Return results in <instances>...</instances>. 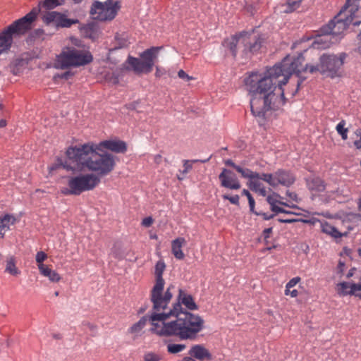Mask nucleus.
<instances>
[{
	"instance_id": "nucleus-1",
	"label": "nucleus",
	"mask_w": 361,
	"mask_h": 361,
	"mask_svg": "<svg viewBox=\"0 0 361 361\" xmlns=\"http://www.w3.org/2000/svg\"><path fill=\"white\" fill-rule=\"evenodd\" d=\"M344 59V54L339 57L336 55L323 54L319 58V63L317 65L303 66L305 58L300 54L296 57H285L281 63L276 64L264 73H250L245 78L244 83L250 95L252 114L255 117L264 119L267 111L283 105L285 98L282 87L288 82L293 74H295L300 78L295 91L292 93L293 96L305 80V77L302 75V73L308 71L314 73L319 71L327 77L338 76Z\"/></svg>"
},
{
	"instance_id": "nucleus-2",
	"label": "nucleus",
	"mask_w": 361,
	"mask_h": 361,
	"mask_svg": "<svg viewBox=\"0 0 361 361\" xmlns=\"http://www.w3.org/2000/svg\"><path fill=\"white\" fill-rule=\"evenodd\" d=\"M169 300L162 309H153L149 317L150 331L161 337L176 336L180 340L194 341L204 328V319L197 314L183 311L182 305L190 310H197L193 298L180 289L177 301L171 307Z\"/></svg>"
},
{
	"instance_id": "nucleus-3",
	"label": "nucleus",
	"mask_w": 361,
	"mask_h": 361,
	"mask_svg": "<svg viewBox=\"0 0 361 361\" xmlns=\"http://www.w3.org/2000/svg\"><path fill=\"white\" fill-rule=\"evenodd\" d=\"M59 164L51 166L53 171L63 168L73 176L67 178V186L61 188L64 195H80L94 190L103 177L109 174L116 166L115 159H59Z\"/></svg>"
},
{
	"instance_id": "nucleus-4",
	"label": "nucleus",
	"mask_w": 361,
	"mask_h": 361,
	"mask_svg": "<svg viewBox=\"0 0 361 361\" xmlns=\"http://www.w3.org/2000/svg\"><path fill=\"white\" fill-rule=\"evenodd\" d=\"M361 0H346L345 4L336 16L329 24L321 29L322 35L314 41V47L325 49L329 46V42L341 35L350 25L353 26L361 24L360 15V1Z\"/></svg>"
},
{
	"instance_id": "nucleus-5",
	"label": "nucleus",
	"mask_w": 361,
	"mask_h": 361,
	"mask_svg": "<svg viewBox=\"0 0 361 361\" xmlns=\"http://www.w3.org/2000/svg\"><path fill=\"white\" fill-rule=\"evenodd\" d=\"M39 9L33 8L24 17L14 21L0 33V54L7 52L13 43V37L25 35L32 27Z\"/></svg>"
},
{
	"instance_id": "nucleus-6",
	"label": "nucleus",
	"mask_w": 361,
	"mask_h": 361,
	"mask_svg": "<svg viewBox=\"0 0 361 361\" xmlns=\"http://www.w3.org/2000/svg\"><path fill=\"white\" fill-rule=\"evenodd\" d=\"M262 42L263 39L259 35L254 32H243L225 40L224 45L230 49L232 55L235 56L238 49H242L245 54L257 52L262 47Z\"/></svg>"
},
{
	"instance_id": "nucleus-7",
	"label": "nucleus",
	"mask_w": 361,
	"mask_h": 361,
	"mask_svg": "<svg viewBox=\"0 0 361 361\" xmlns=\"http://www.w3.org/2000/svg\"><path fill=\"white\" fill-rule=\"evenodd\" d=\"M166 265L162 260L157 262L155 266V276L156 281L151 292H150V301L152 303L153 309H162L166 302L171 300L173 294L171 289L174 288L173 285H170L166 290L164 292V287L165 281L162 277L163 273L165 270Z\"/></svg>"
},
{
	"instance_id": "nucleus-8",
	"label": "nucleus",
	"mask_w": 361,
	"mask_h": 361,
	"mask_svg": "<svg viewBox=\"0 0 361 361\" xmlns=\"http://www.w3.org/2000/svg\"><path fill=\"white\" fill-rule=\"evenodd\" d=\"M93 56L91 53L84 49L74 47H66L56 59V67L61 69L70 67H79L91 63Z\"/></svg>"
},
{
	"instance_id": "nucleus-9",
	"label": "nucleus",
	"mask_w": 361,
	"mask_h": 361,
	"mask_svg": "<svg viewBox=\"0 0 361 361\" xmlns=\"http://www.w3.org/2000/svg\"><path fill=\"white\" fill-rule=\"evenodd\" d=\"M159 49V47L147 49L140 54V59L129 56L128 63L137 74L149 73L152 71Z\"/></svg>"
},
{
	"instance_id": "nucleus-10",
	"label": "nucleus",
	"mask_w": 361,
	"mask_h": 361,
	"mask_svg": "<svg viewBox=\"0 0 361 361\" xmlns=\"http://www.w3.org/2000/svg\"><path fill=\"white\" fill-rule=\"evenodd\" d=\"M120 6L118 1L107 0L104 3L95 1L91 8V15L94 19L104 21L111 20L115 18Z\"/></svg>"
},
{
	"instance_id": "nucleus-11",
	"label": "nucleus",
	"mask_w": 361,
	"mask_h": 361,
	"mask_svg": "<svg viewBox=\"0 0 361 361\" xmlns=\"http://www.w3.org/2000/svg\"><path fill=\"white\" fill-rule=\"evenodd\" d=\"M67 158H82L89 155L103 156L97 149V144L90 142L80 146H71L66 151Z\"/></svg>"
},
{
	"instance_id": "nucleus-12",
	"label": "nucleus",
	"mask_w": 361,
	"mask_h": 361,
	"mask_svg": "<svg viewBox=\"0 0 361 361\" xmlns=\"http://www.w3.org/2000/svg\"><path fill=\"white\" fill-rule=\"evenodd\" d=\"M97 149L98 152L103 155L100 158H111L110 155L106 154V151L124 153L127 150V144L126 142L118 139L107 140L97 144Z\"/></svg>"
},
{
	"instance_id": "nucleus-13",
	"label": "nucleus",
	"mask_w": 361,
	"mask_h": 361,
	"mask_svg": "<svg viewBox=\"0 0 361 361\" xmlns=\"http://www.w3.org/2000/svg\"><path fill=\"white\" fill-rule=\"evenodd\" d=\"M43 21L46 24L53 23L57 27H70L79 23L78 20L68 18L65 13L56 11L47 12L43 16Z\"/></svg>"
},
{
	"instance_id": "nucleus-14",
	"label": "nucleus",
	"mask_w": 361,
	"mask_h": 361,
	"mask_svg": "<svg viewBox=\"0 0 361 361\" xmlns=\"http://www.w3.org/2000/svg\"><path fill=\"white\" fill-rule=\"evenodd\" d=\"M219 178L222 187L231 190H238L241 187L235 174L230 170L224 169L219 174Z\"/></svg>"
},
{
	"instance_id": "nucleus-15",
	"label": "nucleus",
	"mask_w": 361,
	"mask_h": 361,
	"mask_svg": "<svg viewBox=\"0 0 361 361\" xmlns=\"http://www.w3.org/2000/svg\"><path fill=\"white\" fill-rule=\"evenodd\" d=\"M336 290L340 296L353 295L361 298V283L341 282L337 284Z\"/></svg>"
},
{
	"instance_id": "nucleus-16",
	"label": "nucleus",
	"mask_w": 361,
	"mask_h": 361,
	"mask_svg": "<svg viewBox=\"0 0 361 361\" xmlns=\"http://www.w3.org/2000/svg\"><path fill=\"white\" fill-rule=\"evenodd\" d=\"M281 197L276 194L273 193L272 195H268L267 197V202L270 204L271 210L276 214L278 213H284V214H293V212L290 211H288L280 207V205H284L290 207H295L294 205H290L286 202H283L279 200Z\"/></svg>"
},
{
	"instance_id": "nucleus-17",
	"label": "nucleus",
	"mask_w": 361,
	"mask_h": 361,
	"mask_svg": "<svg viewBox=\"0 0 361 361\" xmlns=\"http://www.w3.org/2000/svg\"><path fill=\"white\" fill-rule=\"evenodd\" d=\"M189 355L200 361L212 360V355L209 350L200 344L192 345L189 350Z\"/></svg>"
},
{
	"instance_id": "nucleus-18",
	"label": "nucleus",
	"mask_w": 361,
	"mask_h": 361,
	"mask_svg": "<svg viewBox=\"0 0 361 361\" xmlns=\"http://www.w3.org/2000/svg\"><path fill=\"white\" fill-rule=\"evenodd\" d=\"M275 186L281 184L283 185H290L293 183L295 178L288 172L279 170L275 173Z\"/></svg>"
},
{
	"instance_id": "nucleus-19",
	"label": "nucleus",
	"mask_w": 361,
	"mask_h": 361,
	"mask_svg": "<svg viewBox=\"0 0 361 361\" xmlns=\"http://www.w3.org/2000/svg\"><path fill=\"white\" fill-rule=\"evenodd\" d=\"M185 243L184 238H177L171 242V252L177 259H184L185 255L182 251V247Z\"/></svg>"
},
{
	"instance_id": "nucleus-20",
	"label": "nucleus",
	"mask_w": 361,
	"mask_h": 361,
	"mask_svg": "<svg viewBox=\"0 0 361 361\" xmlns=\"http://www.w3.org/2000/svg\"><path fill=\"white\" fill-rule=\"evenodd\" d=\"M17 219L12 214H5L0 216V236L4 237L6 231L10 230V226L14 225Z\"/></svg>"
},
{
	"instance_id": "nucleus-21",
	"label": "nucleus",
	"mask_w": 361,
	"mask_h": 361,
	"mask_svg": "<svg viewBox=\"0 0 361 361\" xmlns=\"http://www.w3.org/2000/svg\"><path fill=\"white\" fill-rule=\"evenodd\" d=\"M307 185L310 190L315 192H322L326 188L324 181L318 177H313L307 179Z\"/></svg>"
},
{
	"instance_id": "nucleus-22",
	"label": "nucleus",
	"mask_w": 361,
	"mask_h": 361,
	"mask_svg": "<svg viewBox=\"0 0 361 361\" xmlns=\"http://www.w3.org/2000/svg\"><path fill=\"white\" fill-rule=\"evenodd\" d=\"M39 271L41 275L47 277L51 282L57 283L61 279L60 275L56 271L51 269L47 265H41Z\"/></svg>"
},
{
	"instance_id": "nucleus-23",
	"label": "nucleus",
	"mask_w": 361,
	"mask_h": 361,
	"mask_svg": "<svg viewBox=\"0 0 361 361\" xmlns=\"http://www.w3.org/2000/svg\"><path fill=\"white\" fill-rule=\"evenodd\" d=\"M226 164L228 166H231L235 169V170L241 174V176L244 178H249L252 180L253 179H255V178L259 177V173L256 172H253L247 169H244L243 167H240L239 166H236L234 164V163L231 160L228 159L226 161Z\"/></svg>"
},
{
	"instance_id": "nucleus-24",
	"label": "nucleus",
	"mask_w": 361,
	"mask_h": 361,
	"mask_svg": "<svg viewBox=\"0 0 361 361\" xmlns=\"http://www.w3.org/2000/svg\"><path fill=\"white\" fill-rule=\"evenodd\" d=\"M147 322V317H142L137 322L135 323L128 330V332L133 335V338H137L141 335V331L145 326Z\"/></svg>"
},
{
	"instance_id": "nucleus-25",
	"label": "nucleus",
	"mask_w": 361,
	"mask_h": 361,
	"mask_svg": "<svg viewBox=\"0 0 361 361\" xmlns=\"http://www.w3.org/2000/svg\"><path fill=\"white\" fill-rule=\"evenodd\" d=\"M75 3L81 2L82 0H73ZM64 0H44L39 4V6L37 7L39 10L41 7H43L46 9H52L56 8V6L63 4ZM40 11H39V13Z\"/></svg>"
},
{
	"instance_id": "nucleus-26",
	"label": "nucleus",
	"mask_w": 361,
	"mask_h": 361,
	"mask_svg": "<svg viewBox=\"0 0 361 361\" xmlns=\"http://www.w3.org/2000/svg\"><path fill=\"white\" fill-rule=\"evenodd\" d=\"M322 231L323 233H326L335 238L342 236V234L332 225L327 222L321 224Z\"/></svg>"
},
{
	"instance_id": "nucleus-27",
	"label": "nucleus",
	"mask_w": 361,
	"mask_h": 361,
	"mask_svg": "<svg viewBox=\"0 0 361 361\" xmlns=\"http://www.w3.org/2000/svg\"><path fill=\"white\" fill-rule=\"evenodd\" d=\"M5 271L13 276H17L20 274V271L16 266L15 258L10 257L6 261Z\"/></svg>"
},
{
	"instance_id": "nucleus-28",
	"label": "nucleus",
	"mask_w": 361,
	"mask_h": 361,
	"mask_svg": "<svg viewBox=\"0 0 361 361\" xmlns=\"http://www.w3.org/2000/svg\"><path fill=\"white\" fill-rule=\"evenodd\" d=\"M250 188L251 190L258 192L262 196L264 197L267 195V190L259 180L253 179L251 180Z\"/></svg>"
},
{
	"instance_id": "nucleus-29",
	"label": "nucleus",
	"mask_w": 361,
	"mask_h": 361,
	"mask_svg": "<svg viewBox=\"0 0 361 361\" xmlns=\"http://www.w3.org/2000/svg\"><path fill=\"white\" fill-rule=\"evenodd\" d=\"M199 159L185 160L183 166V169L180 170V173L177 175V178L178 180H183L185 178V175L188 173L189 171L191 170L192 166V163L194 161H198Z\"/></svg>"
},
{
	"instance_id": "nucleus-30",
	"label": "nucleus",
	"mask_w": 361,
	"mask_h": 361,
	"mask_svg": "<svg viewBox=\"0 0 361 361\" xmlns=\"http://www.w3.org/2000/svg\"><path fill=\"white\" fill-rule=\"evenodd\" d=\"M110 255L118 260H122L126 257V255L120 245L115 244L111 248Z\"/></svg>"
},
{
	"instance_id": "nucleus-31",
	"label": "nucleus",
	"mask_w": 361,
	"mask_h": 361,
	"mask_svg": "<svg viewBox=\"0 0 361 361\" xmlns=\"http://www.w3.org/2000/svg\"><path fill=\"white\" fill-rule=\"evenodd\" d=\"M345 121H341L336 126V130L338 133L341 136L343 140H346L348 138V128H345Z\"/></svg>"
},
{
	"instance_id": "nucleus-32",
	"label": "nucleus",
	"mask_w": 361,
	"mask_h": 361,
	"mask_svg": "<svg viewBox=\"0 0 361 361\" xmlns=\"http://www.w3.org/2000/svg\"><path fill=\"white\" fill-rule=\"evenodd\" d=\"M185 348V344L170 343L167 345V350L169 353L176 354L183 351Z\"/></svg>"
},
{
	"instance_id": "nucleus-33",
	"label": "nucleus",
	"mask_w": 361,
	"mask_h": 361,
	"mask_svg": "<svg viewBox=\"0 0 361 361\" xmlns=\"http://www.w3.org/2000/svg\"><path fill=\"white\" fill-rule=\"evenodd\" d=\"M274 178H275V173L274 174H271V173L259 174V177L255 178V179L263 180L266 181L267 183H268L270 185L274 187L275 186Z\"/></svg>"
},
{
	"instance_id": "nucleus-34",
	"label": "nucleus",
	"mask_w": 361,
	"mask_h": 361,
	"mask_svg": "<svg viewBox=\"0 0 361 361\" xmlns=\"http://www.w3.org/2000/svg\"><path fill=\"white\" fill-rule=\"evenodd\" d=\"M302 0H288L287 3V8L286 12L290 13L296 10Z\"/></svg>"
},
{
	"instance_id": "nucleus-35",
	"label": "nucleus",
	"mask_w": 361,
	"mask_h": 361,
	"mask_svg": "<svg viewBox=\"0 0 361 361\" xmlns=\"http://www.w3.org/2000/svg\"><path fill=\"white\" fill-rule=\"evenodd\" d=\"M47 258V255L43 251L37 252L35 256V260L37 264L38 269L41 265H44L43 262Z\"/></svg>"
},
{
	"instance_id": "nucleus-36",
	"label": "nucleus",
	"mask_w": 361,
	"mask_h": 361,
	"mask_svg": "<svg viewBox=\"0 0 361 361\" xmlns=\"http://www.w3.org/2000/svg\"><path fill=\"white\" fill-rule=\"evenodd\" d=\"M159 357L157 355L149 353L145 355L144 361H159Z\"/></svg>"
},
{
	"instance_id": "nucleus-37",
	"label": "nucleus",
	"mask_w": 361,
	"mask_h": 361,
	"mask_svg": "<svg viewBox=\"0 0 361 361\" xmlns=\"http://www.w3.org/2000/svg\"><path fill=\"white\" fill-rule=\"evenodd\" d=\"M223 198L224 200H228L231 204L236 205L239 204V196L237 195L232 197H230L228 195H223Z\"/></svg>"
},
{
	"instance_id": "nucleus-38",
	"label": "nucleus",
	"mask_w": 361,
	"mask_h": 361,
	"mask_svg": "<svg viewBox=\"0 0 361 361\" xmlns=\"http://www.w3.org/2000/svg\"><path fill=\"white\" fill-rule=\"evenodd\" d=\"M300 280L301 279L298 276L291 279L286 285V288H292L296 286L300 281Z\"/></svg>"
},
{
	"instance_id": "nucleus-39",
	"label": "nucleus",
	"mask_w": 361,
	"mask_h": 361,
	"mask_svg": "<svg viewBox=\"0 0 361 361\" xmlns=\"http://www.w3.org/2000/svg\"><path fill=\"white\" fill-rule=\"evenodd\" d=\"M178 75L180 78L185 80H190L192 79V78L190 77V75H188L183 70H180L178 72Z\"/></svg>"
},
{
	"instance_id": "nucleus-40",
	"label": "nucleus",
	"mask_w": 361,
	"mask_h": 361,
	"mask_svg": "<svg viewBox=\"0 0 361 361\" xmlns=\"http://www.w3.org/2000/svg\"><path fill=\"white\" fill-rule=\"evenodd\" d=\"M152 223H153L152 218L149 216V217H146V218L143 219V220L142 221V225L145 227H149L150 226H152Z\"/></svg>"
},
{
	"instance_id": "nucleus-41",
	"label": "nucleus",
	"mask_w": 361,
	"mask_h": 361,
	"mask_svg": "<svg viewBox=\"0 0 361 361\" xmlns=\"http://www.w3.org/2000/svg\"><path fill=\"white\" fill-rule=\"evenodd\" d=\"M247 200H248V202H249L250 210V212H252V213L255 214V212H256L255 211V200L252 197V196L249 197V198H247Z\"/></svg>"
},
{
	"instance_id": "nucleus-42",
	"label": "nucleus",
	"mask_w": 361,
	"mask_h": 361,
	"mask_svg": "<svg viewBox=\"0 0 361 361\" xmlns=\"http://www.w3.org/2000/svg\"><path fill=\"white\" fill-rule=\"evenodd\" d=\"M286 195L292 200L295 201V202H298V195L295 192H290L289 190H288L286 192Z\"/></svg>"
},
{
	"instance_id": "nucleus-43",
	"label": "nucleus",
	"mask_w": 361,
	"mask_h": 361,
	"mask_svg": "<svg viewBox=\"0 0 361 361\" xmlns=\"http://www.w3.org/2000/svg\"><path fill=\"white\" fill-rule=\"evenodd\" d=\"M344 268H345V264L343 262H342L341 261H339L337 268H336L338 274H343V273L344 271Z\"/></svg>"
},
{
	"instance_id": "nucleus-44",
	"label": "nucleus",
	"mask_w": 361,
	"mask_h": 361,
	"mask_svg": "<svg viewBox=\"0 0 361 361\" xmlns=\"http://www.w3.org/2000/svg\"><path fill=\"white\" fill-rule=\"evenodd\" d=\"M255 214L256 215H258V216H259V215H260V216H263V218H264V219H266V220H269V219H271V218H273V217H274V215H269V214H266V213L255 212Z\"/></svg>"
},
{
	"instance_id": "nucleus-45",
	"label": "nucleus",
	"mask_w": 361,
	"mask_h": 361,
	"mask_svg": "<svg viewBox=\"0 0 361 361\" xmlns=\"http://www.w3.org/2000/svg\"><path fill=\"white\" fill-rule=\"evenodd\" d=\"M72 75V73L70 71L65 72L61 75H59L58 76L61 79H68Z\"/></svg>"
},
{
	"instance_id": "nucleus-46",
	"label": "nucleus",
	"mask_w": 361,
	"mask_h": 361,
	"mask_svg": "<svg viewBox=\"0 0 361 361\" xmlns=\"http://www.w3.org/2000/svg\"><path fill=\"white\" fill-rule=\"evenodd\" d=\"M272 231V228H265L263 231L264 238H268Z\"/></svg>"
},
{
	"instance_id": "nucleus-47",
	"label": "nucleus",
	"mask_w": 361,
	"mask_h": 361,
	"mask_svg": "<svg viewBox=\"0 0 361 361\" xmlns=\"http://www.w3.org/2000/svg\"><path fill=\"white\" fill-rule=\"evenodd\" d=\"M279 221H280L281 223L290 224V223H293V222L296 221V220L295 219H279Z\"/></svg>"
},
{
	"instance_id": "nucleus-48",
	"label": "nucleus",
	"mask_w": 361,
	"mask_h": 361,
	"mask_svg": "<svg viewBox=\"0 0 361 361\" xmlns=\"http://www.w3.org/2000/svg\"><path fill=\"white\" fill-rule=\"evenodd\" d=\"M355 147L358 149H361V139H358L354 142Z\"/></svg>"
},
{
	"instance_id": "nucleus-49",
	"label": "nucleus",
	"mask_w": 361,
	"mask_h": 361,
	"mask_svg": "<svg viewBox=\"0 0 361 361\" xmlns=\"http://www.w3.org/2000/svg\"><path fill=\"white\" fill-rule=\"evenodd\" d=\"M357 39L359 40L358 51L361 54V32L357 35Z\"/></svg>"
},
{
	"instance_id": "nucleus-50",
	"label": "nucleus",
	"mask_w": 361,
	"mask_h": 361,
	"mask_svg": "<svg viewBox=\"0 0 361 361\" xmlns=\"http://www.w3.org/2000/svg\"><path fill=\"white\" fill-rule=\"evenodd\" d=\"M290 295L292 297V298H295L298 295V291L295 289L294 290H291V293H290Z\"/></svg>"
},
{
	"instance_id": "nucleus-51",
	"label": "nucleus",
	"mask_w": 361,
	"mask_h": 361,
	"mask_svg": "<svg viewBox=\"0 0 361 361\" xmlns=\"http://www.w3.org/2000/svg\"><path fill=\"white\" fill-rule=\"evenodd\" d=\"M87 326L91 331H94L97 329V326L92 324L87 323Z\"/></svg>"
},
{
	"instance_id": "nucleus-52",
	"label": "nucleus",
	"mask_w": 361,
	"mask_h": 361,
	"mask_svg": "<svg viewBox=\"0 0 361 361\" xmlns=\"http://www.w3.org/2000/svg\"><path fill=\"white\" fill-rule=\"evenodd\" d=\"M243 195H245L247 198H249V197L252 196L250 192L247 190H245V189H244L243 190Z\"/></svg>"
},
{
	"instance_id": "nucleus-53",
	"label": "nucleus",
	"mask_w": 361,
	"mask_h": 361,
	"mask_svg": "<svg viewBox=\"0 0 361 361\" xmlns=\"http://www.w3.org/2000/svg\"><path fill=\"white\" fill-rule=\"evenodd\" d=\"M182 361H196L193 357H185L183 358Z\"/></svg>"
},
{
	"instance_id": "nucleus-54",
	"label": "nucleus",
	"mask_w": 361,
	"mask_h": 361,
	"mask_svg": "<svg viewBox=\"0 0 361 361\" xmlns=\"http://www.w3.org/2000/svg\"><path fill=\"white\" fill-rule=\"evenodd\" d=\"M6 126V121L4 119L0 120V128H4Z\"/></svg>"
},
{
	"instance_id": "nucleus-55",
	"label": "nucleus",
	"mask_w": 361,
	"mask_h": 361,
	"mask_svg": "<svg viewBox=\"0 0 361 361\" xmlns=\"http://www.w3.org/2000/svg\"><path fill=\"white\" fill-rule=\"evenodd\" d=\"M353 271H354V269H350V270L348 271V273L347 274V276H346V277H347L348 279H350L351 276H353Z\"/></svg>"
},
{
	"instance_id": "nucleus-56",
	"label": "nucleus",
	"mask_w": 361,
	"mask_h": 361,
	"mask_svg": "<svg viewBox=\"0 0 361 361\" xmlns=\"http://www.w3.org/2000/svg\"><path fill=\"white\" fill-rule=\"evenodd\" d=\"M355 135L361 139V128H358L355 132Z\"/></svg>"
},
{
	"instance_id": "nucleus-57",
	"label": "nucleus",
	"mask_w": 361,
	"mask_h": 361,
	"mask_svg": "<svg viewBox=\"0 0 361 361\" xmlns=\"http://www.w3.org/2000/svg\"><path fill=\"white\" fill-rule=\"evenodd\" d=\"M291 288H286V290H285V295H290V293H291Z\"/></svg>"
},
{
	"instance_id": "nucleus-58",
	"label": "nucleus",
	"mask_w": 361,
	"mask_h": 361,
	"mask_svg": "<svg viewBox=\"0 0 361 361\" xmlns=\"http://www.w3.org/2000/svg\"><path fill=\"white\" fill-rule=\"evenodd\" d=\"M155 75L157 77H160V75H161V72H160L159 68L158 67H157V71H156Z\"/></svg>"
},
{
	"instance_id": "nucleus-59",
	"label": "nucleus",
	"mask_w": 361,
	"mask_h": 361,
	"mask_svg": "<svg viewBox=\"0 0 361 361\" xmlns=\"http://www.w3.org/2000/svg\"><path fill=\"white\" fill-rule=\"evenodd\" d=\"M208 159H200L202 162H206Z\"/></svg>"
},
{
	"instance_id": "nucleus-60",
	"label": "nucleus",
	"mask_w": 361,
	"mask_h": 361,
	"mask_svg": "<svg viewBox=\"0 0 361 361\" xmlns=\"http://www.w3.org/2000/svg\"><path fill=\"white\" fill-rule=\"evenodd\" d=\"M54 295H55L56 296H58V295H59V292H58V291L55 292Z\"/></svg>"
},
{
	"instance_id": "nucleus-61",
	"label": "nucleus",
	"mask_w": 361,
	"mask_h": 361,
	"mask_svg": "<svg viewBox=\"0 0 361 361\" xmlns=\"http://www.w3.org/2000/svg\"><path fill=\"white\" fill-rule=\"evenodd\" d=\"M360 255L361 256V249L359 250Z\"/></svg>"
},
{
	"instance_id": "nucleus-62",
	"label": "nucleus",
	"mask_w": 361,
	"mask_h": 361,
	"mask_svg": "<svg viewBox=\"0 0 361 361\" xmlns=\"http://www.w3.org/2000/svg\"><path fill=\"white\" fill-rule=\"evenodd\" d=\"M1 108V104H0V109Z\"/></svg>"
}]
</instances>
